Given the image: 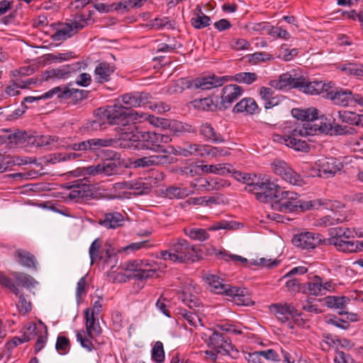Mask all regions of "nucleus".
<instances>
[{
	"mask_svg": "<svg viewBox=\"0 0 363 363\" xmlns=\"http://www.w3.org/2000/svg\"><path fill=\"white\" fill-rule=\"evenodd\" d=\"M350 302V299L346 296H328L326 305L329 308L340 309L339 314L347 313L346 306Z\"/></svg>",
	"mask_w": 363,
	"mask_h": 363,
	"instance_id": "c756f323",
	"label": "nucleus"
},
{
	"mask_svg": "<svg viewBox=\"0 0 363 363\" xmlns=\"http://www.w3.org/2000/svg\"><path fill=\"white\" fill-rule=\"evenodd\" d=\"M258 109V106L252 98H245L239 101L233 108L235 113L246 112L249 114H254Z\"/></svg>",
	"mask_w": 363,
	"mask_h": 363,
	"instance_id": "7c9ffc66",
	"label": "nucleus"
},
{
	"mask_svg": "<svg viewBox=\"0 0 363 363\" xmlns=\"http://www.w3.org/2000/svg\"><path fill=\"white\" fill-rule=\"evenodd\" d=\"M69 86H72V82L67 85L55 86L39 96V99H51L54 95H57L58 99L67 100V96L65 92L68 91Z\"/></svg>",
	"mask_w": 363,
	"mask_h": 363,
	"instance_id": "e433bc0d",
	"label": "nucleus"
},
{
	"mask_svg": "<svg viewBox=\"0 0 363 363\" xmlns=\"http://www.w3.org/2000/svg\"><path fill=\"white\" fill-rule=\"evenodd\" d=\"M231 80H233V77L230 76H216L212 74L203 77L201 86H203V90H208L214 87L220 86L225 82Z\"/></svg>",
	"mask_w": 363,
	"mask_h": 363,
	"instance_id": "cd10ccee",
	"label": "nucleus"
},
{
	"mask_svg": "<svg viewBox=\"0 0 363 363\" xmlns=\"http://www.w3.org/2000/svg\"><path fill=\"white\" fill-rule=\"evenodd\" d=\"M84 314L86 319L85 325L86 330H93L96 335H99L101 333V328L98 320L94 317L95 314L90 313V308L85 309Z\"/></svg>",
	"mask_w": 363,
	"mask_h": 363,
	"instance_id": "ea45409f",
	"label": "nucleus"
},
{
	"mask_svg": "<svg viewBox=\"0 0 363 363\" xmlns=\"http://www.w3.org/2000/svg\"><path fill=\"white\" fill-rule=\"evenodd\" d=\"M335 363H354V359L349 354L342 351H338L335 357Z\"/></svg>",
	"mask_w": 363,
	"mask_h": 363,
	"instance_id": "774afa93",
	"label": "nucleus"
},
{
	"mask_svg": "<svg viewBox=\"0 0 363 363\" xmlns=\"http://www.w3.org/2000/svg\"><path fill=\"white\" fill-rule=\"evenodd\" d=\"M341 70L347 74L354 75L357 77H363V65L347 63L342 65Z\"/></svg>",
	"mask_w": 363,
	"mask_h": 363,
	"instance_id": "3c124183",
	"label": "nucleus"
},
{
	"mask_svg": "<svg viewBox=\"0 0 363 363\" xmlns=\"http://www.w3.org/2000/svg\"><path fill=\"white\" fill-rule=\"evenodd\" d=\"M211 18L206 14L191 18V24L196 29H202L211 24Z\"/></svg>",
	"mask_w": 363,
	"mask_h": 363,
	"instance_id": "6e6d98bb",
	"label": "nucleus"
},
{
	"mask_svg": "<svg viewBox=\"0 0 363 363\" xmlns=\"http://www.w3.org/2000/svg\"><path fill=\"white\" fill-rule=\"evenodd\" d=\"M247 61L252 65H256L260 62H267L273 59L272 55L263 52H256L253 54L247 55Z\"/></svg>",
	"mask_w": 363,
	"mask_h": 363,
	"instance_id": "5fc2aeb1",
	"label": "nucleus"
},
{
	"mask_svg": "<svg viewBox=\"0 0 363 363\" xmlns=\"http://www.w3.org/2000/svg\"><path fill=\"white\" fill-rule=\"evenodd\" d=\"M274 173L292 185L301 186L304 181L301 175L294 172L289 164L282 160H275L272 164Z\"/></svg>",
	"mask_w": 363,
	"mask_h": 363,
	"instance_id": "ddd939ff",
	"label": "nucleus"
},
{
	"mask_svg": "<svg viewBox=\"0 0 363 363\" xmlns=\"http://www.w3.org/2000/svg\"><path fill=\"white\" fill-rule=\"evenodd\" d=\"M141 146L142 150H148L155 152H162L163 155L170 154L168 150L162 145L172 141L169 135L160 133L148 131L141 134Z\"/></svg>",
	"mask_w": 363,
	"mask_h": 363,
	"instance_id": "423d86ee",
	"label": "nucleus"
},
{
	"mask_svg": "<svg viewBox=\"0 0 363 363\" xmlns=\"http://www.w3.org/2000/svg\"><path fill=\"white\" fill-rule=\"evenodd\" d=\"M123 223V216L117 211L106 213L99 219V223L107 229H116L122 226Z\"/></svg>",
	"mask_w": 363,
	"mask_h": 363,
	"instance_id": "4be33fe9",
	"label": "nucleus"
},
{
	"mask_svg": "<svg viewBox=\"0 0 363 363\" xmlns=\"http://www.w3.org/2000/svg\"><path fill=\"white\" fill-rule=\"evenodd\" d=\"M258 79L255 72H239L233 77V80L247 85L252 84Z\"/></svg>",
	"mask_w": 363,
	"mask_h": 363,
	"instance_id": "49530a36",
	"label": "nucleus"
},
{
	"mask_svg": "<svg viewBox=\"0 0 363 363\" xmlns=\"http://www.w3.org/2000/svg\"><path fill=\"white\" fill-rule=\"evenodd\" d=\"M100 248H101V241L99 239H96L91 244V246L89 247V257L91 259V264H93L94 262V260L98 257Z\"/></svg>",
	"mask_w": 363,
	"mask_h": 363,
	"instance_id": "338daca9",
	"label": "nucleus"
},
{
	"mask_svg": "<svg viewBox=\"0 0 363 363\" xmlns=\"http://www.w3.org/2000/svg\"><path fill=\"white\" fill-rule=\"evenodd\" d=\"M201 338L217 353L228 354L233 350L230 339L225 334L216 330L208 329L206 333H202Z\"/></svg>",
	"mask_w": 363,
	"mask_h": 363,
	"instance_id": "1a4fd4ad",
	"label": "nucleus"
},
{
	"mask_svg": "<svg viewBox=\"0 0 363 363\" xmlns=\"http://www.w3.org/2000/svg\"><path fill=\"white\" fill-rule=\"evenodd\" d=\"M201 147V150L200 157H216L219 155L217 147H213L208 145H203Z\"/></svg>",
	"mask_w": 363,
	"mask_h": 363,
	"instance_id": "69168bd1",
	"label": "nucleus"
},
{
	"mask_svg": "<svg viewBox=\"0 0 363 363\" xmlns=\"http://www.w3.org/2000/svg\"><path fill=\"white\" fill-rule=\"evenodd\" d=\"M298 89L305 94L311 95L326 94L327 90L332 88V83H323L322 81H309L303 76L299 77Z\"/></svg>",
	"mask_w": 363,
	"mask_h": 363,
	"instance_id": "dca6fc26",
	"label": "nucleus"
},
{
	"mask_svg": "<svg viewBox=\"0 0 363 363\" xmlns=\"http://www.w3.org/2000/svg\"><path fill=\"white\" fill-rule=\"evenodd\" d=\"M346 220V216L337 213H333L331 215H327L316 220L315 225L317 227H328L342 223Z\"/></svg>",
	"mask_w": 363,
	"mask_h": 363,
	"instance_id": "c85d7f7f",
	"label": "nucleus"
},
{
	"mask_svg": "<svg viewBox=\"0 0 363 363\" xmlns=\"http://www.w3.org/2000/svg\"><path fill=\"white\" fill-rule=\"evenodd\" d=\"M67 96V99H71L74 104L86 99L88 95V91L83 89L72 88L69 86L68 91L65 92Z\"/></svg>",
	"mask_w": 363,
	"mask_h": 363,
	"instance_id": "09e8293b",
	"label": "nucleus"
},
{
	"mask_svg": "<svg viewBox=\"0 0 363 363\" xmlns=\"http://www.w3.org/2000/svg\"><path fill=\"white\" fill-rule=\"evenodd\" d=\"M150 94L145 91H135L128 93L121 96V101L125 108L131 110V108L145 106L150 103Z\"/></svg>",
	"mask_w": 363,
	"mask_h": 363,
	"instance_id": "a211bd4d",
	"label": "nucleus"
},
{
	"mask_svg": "<svg viewBox=\"0 0 363 363\" xmlns=\"http://www.w3.org/2000/svg\"><path fill=\"white\" fill-rule=\"evenodd\" d=\"M183 302L189 308H197L201 305L200 300L194 295L184 292L182 298Z\"/></svg>",
	"mask_w": 363,
	"mask_h": 363,
	"instance_id": "052dcab7",
	"label": "nucleus"
},
{
	"mask_svg": "<svg viewBox=\"0 0 363 363\" xmlns=\"http://www.w3.org/2000/svg\"><path fill=\"white\" fill-rule=\"evenodd\" d=\"M337 114L342 123L363 127V115H359L349 111H340L337 112Z\"/></svg>",
	"mask_w": 363,
	"mask_h": 363,
	"instance_id": "2f4dec72",
	"label": "nucleus"
},
{
	"mask_svg": "<svg viewBox=\"0 0 363 363\" xmlns=\"http://www.w3.org/2000/svg\"><path fill=\"white\" fill-rule=\"evenodd\" d=\"M114 71V66L106 62H100L94 70L95 80L101 84L107 82L111 79V75Z\"/></svg>",
	"mask_w": 363,
	"mask_h": 363,
	"instance_id": "a878e982",
	"label": "nucleus"
},
{
	"mask_svg": "<svg viewBox=\"0 0 363 363\" xmlns=\"http://www.w3.org/2000/svg\"><path fill=\"white\" fill-rule=\"evenodd\" d=\"M151 357L152 360L157 363H162L164 361L163 344L160 341L156 342L152 348Z\"/></svg>",
	"mask_w": 363,
	"mask_h": 363,
	"instance_id": "8fccbe9b",
	"label": "nucleus"
},
{
	"mask_svg": "<svg viewBox=\"0 0 363 363\" xmlns=\"http://www.w3.org/2000/svg\"><path fill=\"white\" fill-rule=\"evenodd\" d=\"M160 257L164 260L169 259L174 262H194L202 258V252L187 240L178 239L170 243L169 250L161 251Z\"/></svg>",
	"mask_w": 363,
	"mask_h": 363,
	"instance_id": "20e7f679",
	"label": "nucleus"
},
{
	"mask_svg": "<svg viewBox=\"0 0 363 363\" xmlns=\"http://www.w3.org/2000/svg\"><path fill=\"white\" fill-rule=\"evenodd\" d=\"M70 341L65 336H58L57 338L55 349L60 354H66L70 350Z\"/></svg>",
	"mask_w": 363,
	"mask_h": 363,
	"instance_id": "603ef678",
	"label": "nucleus"
},
{
	"mask_svg": "<svg viewBox=\"0 0 363 363\" xmlns=\"http://www.w3.org/2000/svg\"><path fill=\"white\" fill-rule=\"evenodd\" d=\"M113 140L92 138L79 143H74L69 146L74 151H96L103 147L111 146Z\"/></svg>",
	"mask_w": 363,
	"mask_h": 363,
	"instance_id": "6ab92c4d",
	"label": "nucleus"
},
{
	"mask_svg": "<svg viewBox=\"0 0 363 363\" xmlns=\"http://www.w3.org/2000/svg\"><path fill=\"white\" fill-rule=\"evenodd\" d=\"M298 82H299V77L294 75V77L286 72L281 74L279 79L272 80L269 84L272 87L277 89H283L286 88L298 89Z\"/></svg>",
	"mask_w": 363,
	"mask_h": 363,
	"instance_id": "5701e85b",
	"label": "nucleus"
},
{
	"mask_svg": "<svg viewBox=\"0 0 363 363\" xmlns=\"http://www.w3.org/2000/svg\"><path fill=\"white\" fill-rule=\"evenodd\" d=\"M194 193L193 191L186 188H181L177 186H169L166 189V196L170 199H184L191 194Z\"/></svg>",
	"mask_w": 363,
	"mask_h": 363,
	"instance_id": "37998d69",
	"label": "nucleus"
},
{
	"mask_svg": "<svg viewBox=\"0 0 363 363\" xmlns=\"http://www.w3.org/2000/svg\"><path fill=\"white\" fill-rule=\"evenodd\" d=\"M121 133L116 142L123 149L142 150L140 133L137 131L135 125L121 128Z\"/></svg>",
	"mask_w": 363,
	"mask_h": 363,
	"instance_id": "9b49d317",
	"label": "nucleus"
},
{
	"mask_svg": "<svg viewBox=\"0 0 363 363\" xmlns=\"http://www.w3.org/2000/svg\"><path fill=\"white\" fill-rule=\"evenodd\" d=\"M243 92V89L237 84H228L223 87L221 96V104L224 108H229Z\"/></svg>",
	"mask_w": 363,
	"mask_h": 363,
	"instance_id": "aec40b11",
	"label": "nucleus"
},
{
	"mask_svg": "<svg viewBox=\"0 0 363 363\" xmlns=\"http://www.w3.org/2000/svg\"><path fill=\"white\" fill-rule=\"evenodd\" d=\"M242 226V224L235 220H220L213 223L209 226L208 230L216 231L218 230H235Z\"/></svg>",
	"mask_w": 363,
	"mask_h": 363,
	"instance_id": "a19ab883",
	"label": "nucleus"
},
{
	"mask_svg": "<svg viewBox=\"0 0 363 363\" xmlns=\"http://www.w3.org/2000/svg\"><path fill=\"white\" fill-rule=\"evenodd\" d=\"M43 79H66L69 78V71H67V68L65 65L60 67L58 68H53L49 70L45 71L43 73Z\"/></svg>",
	"mask_w": 363,
	"mask_h": 363,
	"instance_id": "f704fd0d",
	"label": "nucleus"
},
{
	"mask_svg": "<svg viewBox=\"0 0 363 363\" xmlns=\"http://www.w3.org/2000/svg\"><path fill=\"white\" fill-rule=\"evenodd\" d=\"M279 185L271 181L269 178L264 176L262 178L257 177L256 182L252 187V194H255V199L262 203L271 201L279 189Z\"/></svg>",
	"mask_w": 363,
	"mask_h": 363,
	"instance_id": "6e6552de",
	"label": "nucleus"
},
{
	"mask_svg": "<svg viewBox=\"0 0 363 363\" xmlns=\"http://www.w3.org/2000/svg\"><path fill=\"white\" fill-rule=\"evenodd\" d=\"M79 181H76L75 184L72 185V189L68 194V198L71 200L77 201L79 199H84L87 196L86 191L89 189V186L85 184H79Z\"/></svg>",
	"mask_w": 363,
	"mask_h": 363,
	"instance_id": "79ce46f5",
	"label": "nucleus"
},
{
	"mask_svg": "<svg viewBox=\"0 0 363 363\" xmlns=\"http://www.w3.org/2000/svg\"><path fill=\"white\" fill-rule=\"evenodd\" d=\"M291 242L296 247L310 252L324 243L325 240L319 233L303 232L294 235Z\"/></svg>",
	"mask_w": 363,
	"mask_h": 363,
	"instance_id": "f8f14e48",
	"label": "nucleus"
},
{
	"mask_svg": "<svg viewBox=\"0 0 363 363\" xmlns=\"http://www.w3.org/2000/svg\"><path fill=\"white\" fill-rule=\"evenodd\" d=\"M315 167L318 170V176L320 177H333L340 172L343 164L339 159L335 157H323L315 162Z\"/></svg>",
	"mask_w": 363,
	"mask_h": 363,
	"instance_id": "2eb2a0df",
	"label": "nucleus"
},
{
	"mask_svg": "<svg viewBox=\"0 0 363 363\" xmlns=\"http://www.w3.org/2000/svg\"><path fill=\"white\" fill-rule=\"evenodd\" d=\"M184 233L190 239L201 242L208 240L210 237L206 230L199 228H186Z\"/></svg>",
	"mask_w": 363,
	"mask_h": 363,
	"instance_id": "4c0bfd02",
	"label": "nucleus"
},
{
	"mask_svg": "<svg viewBox=\"0 0 363 363\" xmlns=\"http://www.w3.org/2000/svg\"><path fill=\"white\" fill-rule=\"evenodd\" d=\"M203 279L208 284L212 292L231 297L237 305L251 306L254 304L246 288L231 286L224 283L223 279L216 274H206L203 276Z\"/></svg>",
	"mask_w": 363,
	"mask_h": 363,
	"instance_id": "7ed1b4c3",
	"label": "nucleus"
},
{
	"mask_svg": "<svg viewBox=\"0 0 363 363\" xmlns=\"http://www.w3.org/2000/svg\"><path fill=\"white\" fill-rule=\"evenodd\" d=\"M11 275L18 282V285H21L26 289L34 287L38 284V281L34 278L26 273L13 272L11 273Z\"/></svg>",
	"mask_w": 363,
	"mask_h": 363,
	"instance_id": "58836bf2",
	"label": "nucleus"
},
{
	"mask_svg": "<svg viewBox=\"0 0 363 363\" xmlns=\"http://www.w3.org/2000/svg\"><path fill=\"white\" fill-rule=\"evenodd\" d=\"M103 174L111 176L116 174L119 169V162L114 160H106L101 162Z\"/></svg>",
	"mask_w": 363,
	"mask_h": 363,
	"instance_id": "de8ad7c7",
	"label": "nucleus"
},
{
	"mask_svg": "<svg viewBox=\"0 0 363 363\" xmlns=\"http://www.w3.org/2000/svg\"><path fill=\"white\" fill-rule=\"evenodd\" d=\"M199 133L207 142L220 143L225 141L223 137L220 134L216 133L211 124L208 123H203L201 125Z\"/></svg>",
	"mask_w": 363,
	"mask_h": 363,
	"instance_id": "bb28decb",
	"label": "nucleus"
},
{
	"mask_svg": "<svg viewBox=\"0 0 363 363\" xmlns=\"http://www.w3.org/2000/svg\"><path fill=\"white\" fill-rule=\"evenodd\" d=\"M201 147V150L200 157H216L219 155L217 147H213L208 145H203Z\"/></svg>",
	"mask_w": 363,
	"mask_h": 363,
	"instance_id": "0e129e2a",
	"label": "nucleus"
},
{
	"mask_svg": "<svg viewBox=\"0 0 363 363\" xmlns=\"http://www.w3.org/2000/svg\"><path fill=\"white\" fill-rule=\"evenodd\" d=\"M179 314L185 320H186V322L191 326L197 328L199 326L203 325L201 318L197 314H196L193 312L188 311L186 309H181Z\"/></svg>",
	"mask_w": 363,
	"mask_h": 363,
	"instance_id": "a18cd8bd",
	"label": "nucleus"
},
{
	"mask_svg": "<svg viewBox=\"0 0 363 363\" xmlns=\"http://www.w3.org/2000/svg\"><path fill=\"white\" fill-rule=\"evenodd\" d=\"M275 199L272 203L274 210L282 213H290L297 211L298 208L301 211L318 210L323 207L328 208L330 207V201L325 199H317L310 201H301L299 199L298 195L290 191H284L279 187Z\"/></svg>",
	"mask_w": 363,
	"mask_h": 363,
	"instance_id": "f03ea898",
	"label": "nucleus"
},
{
	"mask_svg": "<svg viewBox=\"0 0 363 363\" xmlns=\"http://www.w3.org/2000/svg\"><path fill=\"white\" fill-rule=\"evenodd\" d=\"M77 340L80 343L81 346L86 349L88 352H92L97 350L96 346V342H94L86 336L84 330L77 331Z\"/></svg>",
	"mask_w": 363,
	"mask_h": 363,
	"instance_id": "c03bdc74",
	"label": "nucleus"
},
{
	"mask_svg": "<svg viewBox=\"0 0 363 363\" xmlns=\"http://www.w3.org/2000/svg\"><path fill=\"white\" fill-rule=\"evenodd\" d=\"M191 203L195 205L211 206L217 204V199L212 196H201L199 198H191Z\"/></svg>",
	"mask_w": 363,
	"mask_h": 363,
	"instance_id": "680f3d73",
	"label": "nucleus"
},
{
	"mask_svg": "<svg viewBox=\"0 0 363 363\" xmlns=\"http://www.w3.org/2000/svg\"><path fill=\"white\" fill-rule=\"evenodd\" d=\"M292 116L303 121L301 125H296L288 135H276L274 140L283 143L286 146L294 149L296 151H308L309 147L306 140L301 138L308 135H313L319 130H325L321 125L322 123H316L318 120V111L315 108L307 109L293 108L291 110Z\"/></svg>",
	"mask_w": 363,
	"mask_h": 363,
	"instance_id": "f257e3e1",
	"label": "nucleus"
},
{
	"mask_svg": "<svg viewBox=\"0 0 363 363\" xmlns=\"http://www.w3.org/2000/svg\"><path fill=\"white\" fill-rule=\"evenodd\" d=\"M139 114L137 111L125 108L124 106L114 104L107 106L104 111V117L108 123L128 128L135 124Z\"/></svg>",
	"mask_w": 363,
	"mask_h": 363,
	"instance_id": "39448f33",
	"label": "nucleus"
},
{
	"mask_svg": "<svg viewBox=\"0 0 363 363\" xmlns=\"http://www.w3.org/2000/svg\"><path fill=\"white\" fill-rule=\"evenodd\" d=\"M231 167L229 164H205L201 165V170L206 173L225 175L231 172Z\"/></svg>",
	"mask_w": 363,
	"mask_h": 363,
	"instance_id": "c9c22d12",
	"label": "nucleus"
},
{
	"mask_svg": "<svg viewBox=\"0 0 363 363\" xmlns=\"http://www.w3.org/2000/svg\"><path fill=\"white\" fill-rule=\"evenodd\" d=\"M190 186L197 191H213L211 178L207 179L204 178H198L195 182L191 183Z\"/></svg>",
	"mask_w": 363,
	"mask_h": 363,
	"instance_id": "864d4df0",
	"label": "nucleus"
},
{
	"mask_svg": "<svg viewBox=\"0 0 363 363\" xmlns=\"http://www.w3.org/2000/svg\"><path fill=\"white\" fill-rule=\"evenodd\" d=\"M269 311L277 320L286 325L290 328H294V323L298 321L299 313L292 305L288 303H274L269 306Z\"/></svg>",
	"mask_w": 363,
	"mask_h": 363,
	"instance_id": "9d476101",
	"label": "nucleus"
},
{
	"mask_svg": "<svg viewBox=\"0 0 363 363\" xmlns=\"http://www.w3.org/2000/svg\"><path fill=\"white\" fill-rule=\"evenodd\" d=\"M328 242L330 245H335L337 250L346 253L356 252L360 250L357 241L330 238L328 240Z\"/></svg>",
	"mask_w": 363,
	"mask_h": 363,
	"instance_id": "393cba45",
	"label": "nucleus"
},
{
	"mask_svg": "<svg viewBox=\"0 0 363 363\" xmlns=\"http://www.w3.org/2000/svg\"><path fill=\"white\" fill-rule=\"evenodd\" d=\"M73 57L72 52L58 53L57 55L50 53L47 55V60L52 62H61L62 61L68 60Z\"/></svg>",
	"mask_w": 363,
	"mask_h": 363,
	"instance_id": "e2e57ef3",
	"label": "nucleus"
},
{
	"mask_svg": "<svg viewBox=\"0 0 363 363\" xmlns=\"http://www.w3.org/2000/svg\"><path fill=\"white\" fill-rule=\"evenodd\" d=\"M323 279L317 275L308 277V280L306 283L307 289L308 293L313 296H322L323 295Z\"/></svg>",
	"mask_w": 363,
	"mask_h": 363,
	"instance_id": "72a5a7b5",
	"label": "nucleus"
},
{
	"mask_svg": "<svg viewBox=\"0 0 363 363\" xmlns=\"http://www.w3.org/2000/svg\"><path fill=\"white\" fill-rule=\"evenodd\" d=\"M73 35H74V32H72L69 23H59V26L56 28L55 33L51 35V38L54 41H61L71 38Z\"/></svg>",
	"mask_w": 363,
	"mask_h": 363,
	"instance_id": "473e14b6",
	"label": "nucleus"
},
{
	"mask_svg": "<svg viewBox=\"0 0 363 363\" xmlns=\"http://www.w3.org/2000/svg\"><path fill=\"white\" fill-rule=\"evenodd\" d=\"M13 257L22 267L37 269L38 261L35 257L29 251L18 249L13 252Z\"/></svg>",
	"mask_w": 363,
	"mask_h": 363,
	"instance_id": "b1692460",
	"label": "nucleus"
},
{
	"mask_svg": "<svg viewBox=\"0 0 363 363\" xmlns=\"http://www.w3.org/2000/svg\"><path fill=\"white\" fill-rule=\"evenodd\" d=\"M324 98L330 99L336 106L347 107L351 106L352 102L363 105V96L358 94H353L347 89L336 88L327 90Z\"/></svg>",
	"mask_w": 363,
	"mask_h": 363,
	"instance_id": "0eeeda50",
	"label": "nucleus"
},
{
	"mask_svg": "<svg viewBox=\"0 0 363 363\" xmlns=\"http://www.w3.org/2000/svg\"><path fill=\"white\" fill-rule=\"evenodd\" d=\"M19 298L17 308L21 313L25 315L31 311L32 305L31 302L28 300L27 296L23 294H20L17 296Z\"/></svg>",
	"mask_w": 363,
	"mask_h": 363,
	"instance_id": "13d9d810",
	"label": "nucleus"
},
{
	"mask_svg": "<svg viewBox=\"0 0 363 363\" xmlns=\"http://www.w3.org/2000/svg\"><path fill=\"white\" fill-rule=\"evenodd\" d=\"M202 144L191 143L186 142L184 143V146H171L170 154L182 157L200 156Z\"/></svg>",
	"mask_w": 363,
	"mask_h": 363,
	"instance_id": "412c9836",
	"label": "nucleus"
},
{
	"mask_svg": "<svg viewBox=\"0 0 363 363\" xmlns=\"http://www.w3.org/2000/svg\"><path fill=\"white\" fill-rule=\"evenodd\" d=\"M174 158L169 155H152L134 160L132 164L137 168H147L152 166L172 164Z\"/></svg>",
	"mask_w": 363,
	"mask_h": 363,
	"instance_id": "f3484780",
	"label": "nucleus"
},
{
	"mask_svg": "<svg viewBox=\"0 0 363 363\" xmlns=\"http://www.w3.org/2000/svg\"><path fill=\"white\" fill-rule=\"evenodd\" d=\"M136 268L132 269V277L137 280H144L158 277L161 263L155 261L140 260V264L136 261Z\"/></svg>",
	"mask_w": 363,
	"mask_h": 363,
	"instance_id": "4468645a",
	"label": "nucleus"
},
{
	"mask_svg": "<svg viewBox=\"0 0 363 363\" xmlns=\"http://www.w3.org/2000/svg\"><path fill=\"white\" fill-rule=\"evenodd\" d=\"M192 104L194 107L197 109L208 111L210 110L213 106V100L211 98L195 99L192 101Z\"/></svg>",
	"mask_w": 363,
	"mask_h": 363,
	"instance_id": "bf43d9fd",
	"label": "nucleus"
},
{
	"mask_svg": "<svg viewBox=\"0 0 363 363\" xmlns=\"http://www.w3.org/2000/svg\"><path fill=\"white\" fill-rule=\"evenodd\" d=\"M0 285L10 289L16 296L19 295V289L13 280L4 273L0 272Z\"/></svg>",
	"mask_w": 363,
	"mask_h": 363,
	"instance_id": "4d7b16f0",
	"label": "nucleus"
}]
</instances>
